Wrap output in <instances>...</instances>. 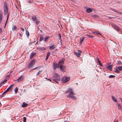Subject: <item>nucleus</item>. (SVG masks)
Listing matches in <instances>:
<instances>
[{"mask_svg":"<svg viewBox=\"0 0 122 122\" xmlns=\"http://www.w3.org/2000/svg\"><path fill=\"white\" fill-rule=\"evenodd\" d=\"M65 60V58H62L59 61L58 64V65L59 66V67L60 68V70L63 71V72L65 71L64 69L65 68V66L61 65L64 63Z\"/></svg>","mask_w":122,"mask_h":122,"instance_id":"obj_1","label":"nucleus"},{"mask_svg":"<svg viewBox=\"0 0 122 122\" xmlns=\"http://www.w3.org/2000/svg\"><path fill=\"white\" fill-rule=\"evenodd\" d=\"M60 79L61 78L59 75L57 73H55L54 78L53 79V80L55 82L57 83H58V81H60Z\"/></svg>","mask_w":122,"mask_h":122,"instance_id":"obj_2","label":"nucleus"},{"mask_svg":"<svg viewBox=\"0 0 122 122\" xmlns=\"http://www.w3.org/2000/svg\"><path fill=\"white\" fill-rule=\"evenodd\" d=\"M70 79V77L64 76L62 78L61 80L63 83H64L68 82Z\"/></svg>","mask_w":122,"mask_h":122,"instance_id":"obj_3","label":"nucleus"},{"mask_svg":"<svg viewBox=\"0 0 122 122\" xmlns=\"http://www.w3.org/2000/svg\"><path fill=\"white\" fill-rule=\"evenodd\" d=\"M5 8H4V13L5 15H7V20H8L9 16V14L8 13V9L6 5L5 6Z\"/></svg>","mask_w":122,"mask_h":122,"instance_id":"obj_4","label":"nucleus"},{"mask_svg":"<svg viewBox=\"0 0 122 122\" xmlns=\"http://www.w3.org/2000/svg\"><path fill=\"white\" fill-rule=\"evenodd\" d=\"M111 25L117 31H119V28L117 25L114 24H112Z\"/></svg>","mask_w":122,"mask_h":122,"instance_id":"obj_5","label":"nucleus"},{"mask_svg":"<svg viewBox=\"0 0 122 122\" xmlns=\"http://www.w3.org/2000/svg\"><path fill=\"white\" fill-rule=\"evenodd\" d=\"M14 84H12L10 85L9 87L7 88L6 90L2 93V94L3 95L4 94L6 93L8 91H9L10 89L12 88V87L14 86Z\"/></svg>","mask_w":122,"mask_h":122,"instance_id":"obj_6","label":"nucleus"},{"mask_svg":"<svg viewBox=\"0 0 122 122\" xmlns=\"http://www.w3.org/2000/svg\"><path fill=\"white\" fill-rule=\"evenodd\" d=\"M32 18L34 21L36 22V23L37 25L39 23L40 21L35 17H32Z\"/></svg>","mask_w":122,"mask_h":122,"instance_id":"obj_7","label":"nucleus"},{"mask_svg":"<svg viewBox=\"0 0 122 122\" xmlns=\"http://www.w3.org/2000/svg\"><path fill=\"white\" fill-rule=\"evenodd\" d=\"M74 93H71V94H70V93H69L68 97L69 98L71 99H76V97L74 96Z\"/></svg>","mask_w":122,"mask_h":122,"instance_id":"obj_8","label":"nucleus"},{"mask_svg":"<svg viewBox=\"0 0 122 122\" xmlns=\"http://www.w3.org/2000/svg\"><path fill=\"white\" fill-rule=\"evenodd\" d=\"M35 60H32L29 64V68L33 66L35 64Z\"/></svg>","mask_w":122,"mask_h":122,"instance_id":"obj_9","label":"nucleus"},{"mask_svg":"<svg viewBox=\"0 0 122 122\" xmlns=\"http://www.w3.org/2000/svg\"><path fill=\"white\" fill-rule=\"evenodd\" d=\"M23 78V76H20L18 78L15 80L17 82H20L22 81Z\"/></svg>","mask_w":122,"mask_h":122,"instance_id":"obj_10","label":"nucleus"},{"mask_svg":"<svg viewBox=\"0 0 122 122\" xmlns=\"http://www.w3.org/2000/svg\"><path fill=\"white\" fill-rule=\"evenodd\" d=\"M81 52L78 50V52H74V54L76 55L77 57H80V56L81 55Z\"/></svg>","mask_w":122,"mask_h":122,"instance_id":"obj_11","label":"nucleus"},{"mask_svg":"<svg viewBox=\"0 0 122 122\" xmlns=\"http://www.w3.org/2000/svg\"><path fill=\"white\" fill-rule=\"evenodd\" d=\"M56 47L54 45H53L52 46H49V49L50 50H53Z\"/></svg>","mask_w":122,"mask_h":122,"instance_id":"obj_12","label":"nucleus"},{"mask_svg":"<svg viewBox=\"0 0 122 122\" xmlns=\"http://www.w3.org/2000/svg\"><path fill=\"white\" fill-rule=\"evenodd\" d=\"M28 106V104L23 102L21 106V107H26Z\"/></svg>","mask_w":122,"mask_h":122,"instance_id":"obj_13","label":"nucleus"},{"mask_svg":"<svg viewBox=\"0 0 122 122\" xmlns=\"http://www.w3.org/2000/svg\"><path fill=\"white\" fill-rule=\"evenodd\" d=\"M67 92H68L70 94L74 93L72 89L71 88H69L67 90Z\"/></svg>","mask_w":122,"mask_h":122,"instance_id":"obj_14","label":"nucleus"},{"mask_svg":"<svg viewBox=\"0 0 122 122\" xmlns=\"http://www.w3.org/2000/svg\"><path fill=\"white\" fill-rule=\"evenodd\" d=\"M112 65L108 66H107V68L110 70L111 71L112 70Z\"/></svg>","mask_w":122,"mask_h":122,"instance_id":"obj_15","label":"nucleus"},{"mask_svg":"<svg viewBox=\"0 0 122 122\" xmlns=\"http://www.w3.org/2000/svg\"><path fill=\"white\" fill-rule=\"evenodd\" d=\"M85 37H82L80 39V44H81L83 41H84V40Z\"/></svg>","mask_w":122,"mask_h":122,"instance_id":"obj_16","label":"nucleus"},{"mask_svg":"<svg viewBox=\"0 0 122 122\" xmlns=\"http://www.w3.org/2000/svg\"><path fill=\"white\" fill-rule=\"evenodd\" d=\"M36 54V53L35 52H32L30 56V58H32L33 56Z\"/></svg>","mask_w":122,"mask_h":122,"instance_id":"obj_17","label":"nucleus"},{"mask_svg":"<svg viewBox=\"0 0 122 122\" xmlns=\"http://www.w3.org/2000/svg\"><path fill=\"white\" fill-rule=\"evenodd\" d=\"M92 11V10L90 8H88L86 10V12L88 13L91 12Z\"/></svg>","mask_w":122,"mask_h":122,"instance_id":"obj_18","label":"nucleus"},{"mask_svg":"<svg viewBox=\"0 0 122 122\" xmlns=\"http://www.w3.org/2000/svg\"><path fill=\"white\" fill-rule=\"evenodd\" d=\"M16 29H17V27L15 25H14L12 27V30L13 31H16Z\"/></svg>","mask_w":122,"mask_h":122,"instance_id":"obj_19","label":"nucleus"},{"mask_svg":"<svg viewBox=\"0 0 122 122\" xmlns=\"http://www.w3.org/2000/svg\"><path fill=\"white\" fill-rule=\"evenodd\" d=\"M112 98L113 101L115 102H117V100L116 99V98L114 96H112Z\"/></svg>","mask_w":122,"mask_h":122,"instance_id":"obj_20","label":"nucleus"},{"mask_svg":"<svg viewBox=\"0 0 122 122\" xmlns=\"http://www.w3.org/2000/svg\"><path fill=\"white\" fill-rule=\"evenodd\" d=\"M112 10H113L115 12H116L117 13H118L119 14H122V12H119L118 11H117L114 9H113L111 8V9Z\"/></svg>","mask_w":122,"mask_h":122,"instance_id":"obj_21","label":"nucleus"},{"mask_svg":"<svg viewBox=\"0 0 122 122\" xmlns=\"http://www.w3.org/2000/svg\"><path fill=\"white\" fill-rule=\"evenodd\" d=\"M54 69H56L57 68V65L56 63H54L53 65Z\"/></svg>","mask_w":122,"mask_h":122,"instance_id":"obj_22","label":"nucleus"},{"mask_svg":"<svg viewBox=\"0 0 122 122\" xmlns=\"http://www.w3.org/2000/svg\"><path fill=\"white\" fill-rule=\"evenodd\" d=\"M115 71L117 73H119L120 72V71H119V70L118 69V68L117 67L116 68L115 70Z\"/></svg>","mask_w":122,"mask_h":122,"instance_id":"obj_23","label":"nucleus"},{"mask_svg":"<svg viewBox=\"0 0 122 122\" xmlns=\"http://www.w3.org/2000/svg\"><path fill=\"white\" fill-rule=\"evenodd\" d=\"M3 16L1 13H0V24L1 22L2 18Z\"/></svg>","mask_w":122,"mask_h":122,"instance_id":"obj_24","label":"nucleus"},{"mask_svg":"<svg viewBox=\"0 0 122 122\" xmlns=\"http://www.w3.org/2000/svg\"><path fill=\"white\" fill-rule=\"evenodd\" d=\"M40 38L39 40V41H42L43 40V37L41 35H40Z\"/></svg>","mask_w":122,"mask_h":122,"instance_id":"obj_25","label":"nucleus"},{"mask_svg":"<svg viewBox=\"0 0 122 122\" xmlns=\"http://www.w3.org/2000/svg\"><path fill=\"white\" fill-rule=\"evenodd\" d=\"M49 38V36H47L44 39V41L46 42L47 41V40L48 39V38Z\"/></svg>","mask_w":122,"mask_h":122,"instance_id":"obj_26","label":"nucleus"},{"mask_svg":"<svg viewBox=\"0 0 122 122\" xmlns=\"http://www.w3.org/2000/svg\"><path fill=\"white\" fill-rule=\"evenodd\" d=\"M18 88L17 87H16L15 89L14 90V91L15 93H16L18 91Z\"/></svg>","mask_w":122,"mask_h":122,"instance_id":"obj_27","label":"nucleus"},{"mask_svg":"<svg viewBox=\"0 0 122 122\" xmlns=\"http://www.w3.org/2000/svg\"><path fill=\"white\" fill-rule=\"evenodd\" d=\"M38 49L39 50L41 51H44L45 50V48L42 47H40Z\"/></svg>","mask_w":122,"mask_h":122,"instance_id":"obj_28","label":"nucleus"},{"mask_svg":"<svg viewBox=\"0 0 122 122\" xmlns=\"http://www.w3.org/2000/svg\"><path fill=\"white\" fill-rule=\"evenodd\" d=\"M117 106V107H118V109L119 110H120L121 109V107L120 106L119 104L118 103Z\"/></svg>","mask_w":122,"mask_h":122,"instance_id":"obj_29","label":"nucleus"},{"mask_svg":"<svg viewBox=\"0 0 122 122\" xmlns=\"http://www.w3.org/2000/svg\"><path fill=\"white\" fill-rule=\"evenodd\" d=\"M118 69L120 71H122V66H119L117 67Z\"/></svg>","mask_w":122,"mask_h":122,"instance_id":"obj_30","label":"nucleus"},{"mask_svg":"<svg viewBox=\"0 0 122 122\" xmlns=\"http://www.w3.org/2000/svg\"><path fill=\"white\" fill-rule=\"evenodd\" d=\"M7 81V80L6 79H5L0 84H4L5 83L6 81Z\"/></svg>","mask_w":122,"mask_h":122,"instance_id":"obj_31","label":"nucleus"},{"mask_svg":"<svg viewBox=\"0 0 122 122\" xmlns=\"http://www.w3.org/2000/svg\"><path fill=\"white\" fill-rule=\"evenodd\" d=\"M93 33H96V34H99L100 35H101V34L99 33V32H98L97 31H94V32H93Z\"/></svg>","mask_w":122,"mask_h":122,"instance_id":"obj_32","label":"nucleus"},{"mask_svg":"<svg viewBox=\"0 0 122 122\" xmlns=\"http://www.w3.org/2000/svg\"><path fill=\"white\" fill-rule=\"evenodd\" d=\"M93 17L95 18H97L98 17V16L97 15H94L93 16Z\"/></svg>","mask_w":122,"mask_h":122,"instance_id":"obj_33","label":"nucleus"},{"mask_svg":"<svg viewBox=\"0 0 122 122\" xmlns=\"http://www.w3.org/2000/svg\"><path fill=\"white\" fill-rule=\"evenodd\" d=\"M115 76L113 75H110L109 76V78H113L115 77Z\"/></svg>","mask_w":122,"mask_h":122,"instance_id":"obj_34","label":"nucleus"},{"mask_svg":"<svg viewBox=\"0 0 122 122\" xmlns=\"http://www.w3.org/2000/svg\"><path fill=\"white\" fill-rule=\"evenodd\" d=\"M50 52H48L47 53V56L49 57V56L50 55Z\"/></svg>","mask_w":122,"mask_h":122,"instance_id":"obj_35","label":"nucleus"},{"mask_svg":"<svg viewBox=\"0 0 122 122\" xmlns=\"http://www.w3.org/2000/svg\"><path fill=\"white\" fill-rule=\"evenodd\" d=\"M58 36L59 37L58 38H59V39H60L61 40V36L60 34H58Z\"/></svg>","mask_w":122,"mask_h":122,"instance_id":"obj_36","label":"nucleus"},{"mask_svg":"<svg viewBox=\"0 0 122 122\" xmlns=\"http://www.w3.org/2000/svg\"><path fill=\"white\" fill-rule=\"evenodd\" d=\"M24 120L23 121L24 122H26V117H23Z\"/></svg>","mask_w":122,"mask_h":122,"instance_id":"obj_37","label":"nucleus"},{"mask_svg":"<svg viewBox=\"0 0 122 122\" xmlns=\"http://www.w3.org/2000/svg\"><path fill=\"white\" fill-rule=\"evenodd\" d=\"M26 35L28 37L29 36V32L28 31V32H27V31H26Z\"/></svg>","mask_w":122,"mask_h":122,"instance_id":"obj_38","label":"nucleus"},{"mask_svg":"<svg viewBox=\"0 0 122 122\" xmlns=\"http://www.w3.org/2000/svg\"><path fill=\"white\" fill-rule=\"evenodd\" d=\"M97 61H98V63L99 64H100V63H101V62H100V61L99 60L98 58H97Z\"/></svg>","mask_w":122,"mask_h":122,"instance_id":"obj_39","label":"nucleus"},{"mask_svg":"<svg viewBox=\"0 0 122 122\" xmlns=\"http://www.w3.org/2000/svg\"><path fill=\"white\" fill-rule=\"evenodd\" d=\"M41 71H39V72L37 73V76H38L39 74V73H40L41 72Z\"/></svg>","mask_w":122,"mask_h":122,"instance_id":"obj_40","label":"nucleus"},{"mask_svg":"<svg viewBox=\"0 0 122 122\" xmlns=\"http://www.w3.org/2000/svg\"><path fill=\"white\" fill-rule=\"evenodd\" d=\"M121 62L120 61H118V62H117L118 64L120 65L121 64Z\"/></svg>","mask_w":122,"mask_h":122,"instance_id":"obj_41","label":"nucleus"},{"mask_svg":"<svg viewBox=\"0 0 122 122\" xmlns=\"http://www.w3.org/2000/svg\"><path fill=\"white\" fill-rule=\"evenodd\" d=\"M86 36H87L88 37H93V36H91L90 35H87Z\"/></svg>","mask_w":122,"mask_h":122,"instance_id":"obj_42","label":"nucleus"},{"mask_svg":"<svg viewBox=\"0 0 122 122\" xmlns=\"http://www.w3.org/2000/svg\"><path fill=\"white\" fill-rule=\"evenodd\" d=\"M48 57H48L46 56V57L45 59V60L46 61H47V60L48 59Z\"/></svg>","mask_w":122,"mask_h":122,"instance_id":"obj_43","label":"nucleus"},{"mask_svg":"<svg viewBox=\"0 0 122 122\" xmlns=\"http://www.w3.org/2000/svg\"><path fill=\"white\" fill-rule=\"evenodd\" d=\"M21 30H22L23 31H24V30H24V28H21Z\"/></svg>","mask_w":122,"mask_h":122,"instance_id":"obj_44","label":"nucleus"},{"mask_svg":"<svg viewBox=\"0 0 122 122\" xmlns=\"http://www.w3.org/2000/svg\"><path fill=\"white\" fill-rule=\"evenodd\" d=\"M46 79H47V80L48 81H51V79H47V78H46Z\"/></svg>","mask_w":122,"mask_h":122,"instance_id":"obj_45","label":"nucleus"},{"mask_svg":"<svg viewBox=\"0 0 122 122\" xmlns=\"http://www.w3.org/2000/svg\"><path fill=\"white\" fill-rule=\"evenodd\" d=\"M7 20H7H6V22H5V23L6 24V23H7V20Z\"/></svg>","mask_w":122,"mask_h":122,"instance_id":"obj_46","label":"nucleus"},{"mask_svg":"<svg viewBox=\"0 0 122 122\" xmlns=\"http://www.w3.org/2000/svg\"><path fill=\"white\" fill-rule=\"evenodd\" d=\"M108 18L109 19H111L112 18H113L111 17H108Z\"/></svg>","mask_w":122,"mask_h":122,"instance_id":"obj_47","label":"nucleus"},{"mask_svg":"<svg viewBox=\"0 0 122 122\" xmlns=\"http://www.w3.org/2000/svg\"><path fill=\"white\" fill-rule=\"evenodd\" d=\"M19 35H20V36H21V37L22 36V35L21 34H19Z\"/></svg>","mask_w":122,"mask_h":122,"instance_id":"obj_48","label":"nucleus"},{"mask_svg":"<svg viewBox=\"0 0 122 122\" xmlns=\"http://www.w3.org/2000/svg\"><path fill=\"white\" fill-rule=\"evenodd\" d=\"M64 122H69V121H64Z\"/></svg>","mask_w":122,"mask_h":122,"instance_id":"obj_49","label":"nucleus"},{"mask_svg":"<svg viewBox=\"0 0 122 122\" xmlns=\"http://www.w3.org/2000/svg\"><path fill=\"white\" fill-rule=\"evenodd\" d=\"M2 30L1 28H0V33L1 32Z\"/></svg>","mask_w":122,"mask_h":122,"instance_id":"obj_50","label":"nucleus"},{"mask_svg":"<svg viewBox=\"0 0 122 122\" xmlns=\"http://www.w3.org/2000/svg\"><path fill=\"white\" fill-rule=\"evenodd\" d=\"M71 1H73V2H74L75 1V0H71Z\"/></svg>","mask_w":122,"mask_h":122,"instance_id":"obj_51","label":"nucleus"},{"mask_svg":"<svg viewBox=\"0 0 122 122\" xmlns=\"http://www.w3.org/2000/svg\"><path fill=\"white\" fill-rule=\"evenodd\" d=\"M37 68V67H36L35 68H34V69H32V70H35V69H36Z\"/></svg>","mask_w":122,"mask_h":122,"instance_id":"obj_52","label":"nucleus"},{"mask_svg":"<svg viewBox=\"0 0 122 122\" xmlns=\"http://www.w3.org/2000/svg\"><path fill=\"white\" fill-rule=\"evenodd\" d=\"M100 64V66H102V64Z\"/></svg>","mask_w":122,"mask_h":122,"instance_id":"obj_53","label":"nucleus"},{"mask_svg":"<svg viewBox=\"0 0 122 122\" xmlns=\"http://www.w3.org/2000/svg\"><path fill=\"white\" fill-rule=\"evenodd\" d=\"M120 99L121 100V102H122V98H120Z\"/></svg>","mask_w":122,"mask_h":122,"instance_id":"obj_54","label":"nucleus"},{"mask_svg":"<svg viewBox=\"0 0 122 122\" xmlns=\"http://www.w3.org/2000/svg\"><path fill=\"white\" fill-rule=\"evenodd\" d=\"M2 86V85L1 84H0V87Z\"/></svg>","mask_w":122,"mask_h":122,"instance_id":"obj_55","label":"nucleus"},{"mask_svg":"<svg viewBox=\"0 0 122 122\" xmlns=\"http://www.w3.org/2000/svg\"><path fill=\"white\" fill-rule=\"evenodd\" d=\"M37 43H38V41L36 42V43L35 44L36 45V44H37Z\"/></svg>","mask_w":122,"mask_h":122,"instance_id":"obj_56","label":"nucleus"},{"mask_svg":"<svg viewBox=\"0 0 122 122\" xmlns=\"http://www.w3.org/2000/svg\"><path fill=\"white\" fill-rule=\"evenodd\" d=\"M12 72V71H11L10 72V73H11Z\"/></svg>","mask_w":122,"mask_h":122,"instance_id":"obj_57","label":"nucleus"},{"mask_svg":"<svg viewBox=\"0 0 122 122\" xmlns=\"http://www.w3.org/2000/svg\"><path fill=\"white\" fill-rule=\"evenodd\" d=\"M6 24L5 23V25H6Z\"/></svg>","mask_w":122,"mask_h":122,"instance_id":"obj_58","label":"nucleus"},{"mask_svg":"<svg viewBox=\"0 0 122 122\" xmlns=\"http://www.w3.org/2000/svg\"><path fill=\"white\" fill-rule=\"evenodd\" d=\"M116 122H118V121H116Z\"/></svg>","mask_w":122,"mask_h":122,"instance_id":"obj_59","label":"nucleus"}]
</instances>
